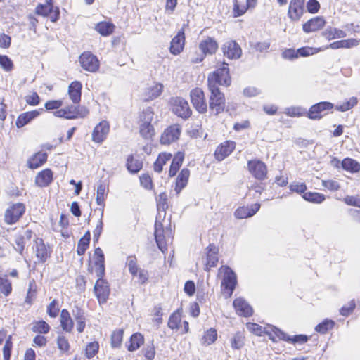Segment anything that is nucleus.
<instances>
[{
    "instance_id": "obj_33",
    "label": "nucleus",
    "mask_w": 360,
    "mask_h": 360,
    "mask_svg": "<svg viewBox=\"0 0 360 360\" xmlns=\"http://www.w3.org/2000/svg\"><path fill=\"white\" fill-rule=\"evenodd\" d=\"M72 315L76 321L77 330L79 333H82L86 326V317L84 312L79 307H76L72 310Z\"/></svg>"
},
{
    "instance_id": "obj_15",
    "label": "nucleus",
    "mask_w": 360,
    "mask_h": 360,
    "mask_svg": "<svg viewBox=\"0 0 360 360\" xmlns=\"http://www.w3.org/2000/svg\"><path fill=\"white\" fill-rule=\"evenodd\" d=\"M304 11V0H291L289 4L288 15L292 21H297L302 16Z\"/></svg>"
},
{
    "instance_id": "obj_8",
    "label": "nucleus",
    "mask_w": 360,
    "mask_h": 360,
    "mask_svg": "<svg viewBox=\"0 0 360 360\" xmlns=\"http://www.w3.org/2000/svg\"><path fill=\"white\" fill-rule=\"evenodd\" d=\"M170 103L173 112L178 117L186 120L191 115L192 111L189 107L188 103L183 98H172Z\"/></svg>"
},
{
    "instance_id": "obj_10",
    "label": "nucleus",
    "mask_w": 360,
    "mask_h": 360,
    "mask_svg": "<svg viewBox=\"0 0 360 360\" xmlns=\"http://www.w3.org/2000/svg\"><path fill=\"white\" fill-rule=\"evenodd\" d=\"M82 68L88 72H96L98 70L100 63L96 56L91 52H84L79 58Z\"/></svg>"
},
{
    "instance_id": "obj_55",
    "label": "nucleus",
    "mask_w": 360,
    "mask_h": 360,
    "mask_svg": "<svg viewBox=\"0 0 360 360\" xmlns=\"http://www.w3.org/2000/svg\"><path fill=\"white\" fill-rule=\"evenodd\" d=\"M271 327H274L273 326H268L266 328H262L261 326L254 323H248L246 324L247 329L257 335H262L263 333L266 335V330Z\"/></svg>"
},
{
    "instance_id": "obj_64",
    "label": "nucleus",
    "mask_w": 360,
    "mask_h": 360,
    "mask_svg": "<svg viewBox=\"0 0 360 360\" xmlns=\"http://www.w3.org/2000/svg\"><path fill=\"white\" fill-rule=\"evenodd\" d=\"M0 65L5 71L13 69V62L7 56H0Z\"/></svg>"
},
{
    "instance_id": "obj_35",
    "label": "nucleus",
    "mask_w": 360,
    "mask_h": 360,
    "mask_svg": "<svg viewBox=\"0 0 360 360\" xmlns=\"http://www.w3.org/2000/svg\"><path fill=\"white\" fill-rule=\"evenodd\" d=\"M144 342V338L142 334L136 333L131 336L128 342L126 343L129 351L134 352L138 349Z\"/></svg>"
},
{
    "instance_id": "obj_51",
    "label": "nucleus",
    "mask_w": 360,
    "mask_h": 360,
    "mask_svg": "<svg viewBox=\"0 0 360 360\" xmlns=\"http://www.w3.org/2000/svg\"><path fill=\"white\" fill-rule=\"evenodd\" d=\"M244 344L245 337L240 332L236 333L231 340V347L234 349H241Z\"/></svg>"
},
{
    "instance_id": "obj_42",
    "label": "nucleus",
    "mask_w": 360,
    "mask_h": 360,
    "mask_svg": "<svg viewBox=\"0 0 360 360\" xmlns=\"http://www.w3.org/2000/svg\"><path fill=\"white\" fill-rule=\"evenodd\" d=\"M181 316L180 311L178 309L170 315L167 326L172 330H179L181 327Z\"/></svg>"
},
{
    "instance_id": "obj_41",
    "label": "nucleus",
    "mask_w": 360,
    "mask_h": 360,
    "mask_svg": "<svg viewBox=\"0 0 360 360\" xmlns=\"http://www.w3.org/2000/svg\"><path fill=\"white\" fill-rule=\"evenodd\" d=\"M172 155L171 153H160L156 161L154 163L153 167L156 172H161L162 171L163 165H165L167 161L170 160Z\"/></svg>"
},
{
    "instance_id": "obj_61",
    "label": "nucleus",
    "mask_w": 360,
    "mask_h": 360,
    "mask_svg": "<svg viewBox=\"0 0 360 360\" xmlns=\"http://www.w3.org/2000/svg\"><path fill=\"white\" fill-rule=\"evenodd\" d=\"M99 345L97 342H92L89 343L86 347V356L88 359L94 357L98 352Z\"/></svg>"
},
{
    "instance_id": "obj_17",
    "label": "nucleus",
    "mask_w": 360,
    "mask_h": 360,
    "mask_svg": "<svg viewBox=\"0 0 360 360\" xmlns=\"http://www.w3.org/2000/svg\"><path fill=\"white\" fill-rule=\"evenodd\" d=\"M185 44V34L184 29H181L176 34V35L172 38L169 51L174 56L179 55L182 52Z\"/></svg>"
},
{
    "instance_id": "obj_23",
    "label": "nucleus",
    "mask_w": 360,
    "mask_h": 360,
    "mask_svg": "<svg viewBox=\"0 0 360 360\" xmlns=\"http://www.w3.org/2000/svg\"><path fill=\"white\" fill-rule=\"evenodd\" d=\"M53 172L50 169L41 171L35 176V184L41 188L48 186L53 181Z\"/></svg>"
},
{
    "instance_id": "obj_43",
    "label": "nucleus",
    "mask_w": 360,
    "mask_h": 360,
    "mask_svg": "<svg viewBox=\"0 0 360 360\" xmlns=\"http://www.w3.org/2000/svg\"><path fill=\"white\" fill-rule=\"evenodd\" d=\"M108 191V185L105 183H101L97 188L96 203L100 206L104 205V202Z\"/></svg>"
},
{
    "instance_id": "obj_40",
    "label": "nucleus",
    "mask_w": 360,
    "mask_h": 360,
    "mask_svg": "<svg viewBox=\"0 0 360 360\" xmlns=\"http://www.w3.org/2000/svg\"><path fill=\"white\" fill-rule=\"evenodd\" d=\"M163 86L161 84H155L147 89L146 91V101L153 100L158 98L162 94Z\"/></svg>"
},
{
    "instance_id": "obj_58",
    "label": "nucleus",
    "mask_w": 360,
    "mask_h": 360,
    "mask_svg": "<svg viewBox=\"0 0 360 360\" xmlns=\"http://www.w3.org/2000/svg\"><path fill=\"white\" fill-rule=\"evenodd\" d=\"M322 50H323V49H321V48H313V47L307 46V47L300 48L297 51L298 57L299 56L306 57V56H309L314 55Z\"/></svg>"
},
{
    "instance_id": "obj_45",
    "label": "nucleus",
    "mask_w": 360,
    "mask_h": 360,
    "mask_svg": "<svg viewBox=\"0 0 360 360\" xmlns=\"http://www.w3.org/2000/svg\"><path fill=\"white\" fill-rule=\"evenodd\" d=\"M115 26L108 22H101L96 26V30L102 36H108L113 32Z\"/></svg>"
},
{
    "instance_id": "obj_24",
    "label": "nucleus",
    "mask_w": 360,
    "mask_h": 360,
    "mask_svg": "<svg viewBox=\"0 0 360 360\" xmlns=\"http://www.w3.org/2000/svg\"><path fill=\"white\" fill-rule=\"evenodd\" d=\"M94 264L96 266V274L98 277H103L105 274L104 254L101 248L95 249L94 254Z\"/></svg>"
},
{
    "instance_id": "obj_36",
    "label": "nucleus",
    "mask_w": 360,
    "mask_h": 360,
    "mask_svg": "<svg viewBox=\"0 0 360 360\" xmlns=\"http://www.w3.org/2000/svg\"><path fill=\"white\" fill-rule=\"evenodd\" d=\"M65 110L66 119L73 120L78 117H84L88 114V111L83 108L82 112L79 111V107L70 105L63 108Z\"/></svg>"
},
{
    "instance_id": "obj_19",
    "label": "nucleus",
    "mask_w": 360,
    "mask_h": 360,
    "mask_svg": "<svg viewBox=\"0 0 360 360\" xmlns=\"http://www.w3.org/2000/svg\"><path fill=\"white\" fill-rule=\"evenodd\" d=\"M235 148L236 143L234 141H226L217 148L214 156L217 160L221 161L228 157Z\"/></svg>"
},
{
    "instance_id": "obj_26",
    "label": "nucleus",
    "mask_w": 360,
    "mask_h": 360,
    "mask_svg": "<svg viewBox=\"0 0 360 360\" xmlns=\"http://www.w3.org/2000/svg\"><path fill=\"white\" fill-rule=\"evenodd\" d=\"M82 83L79 81L71 82L68 86V94L73 103L78 104L81 101Z\"/></svg>"
},
{
    "instance_id": "obj_18",
    "label": "nucleus",
    "mask_w": 360,
    "mask_h": 360,
    "mask_svg": "<svg viewBox=\"0 0 360 360\" xmlns=\"http://www.w3.org/2000/svg\"><path fill=\"white\" fill-rule=\"evenodd\" d=\"M224 55L229 59H238L241 56L242 50L235 41H228L222 46Z\"/></svg>"
},
{
    "instance_id": "obj_25",
    "label": "nucleus",
    "mask_w": 360,
    "mask_h": 360,
    "mask_svg": "<svg viewBox=\"0 0 360 360\" xmlns=\"http://www.w3.org/2000/svg\"><path fill=\"white\" fill-rule=\"evenodd\" d=\"M326 22L323 17H316L303 24L302 28L304 32L309 33L321 29Z\"/></svg>"
},
{
    "instance_id": "obj_56",
    "label": "nucleus",
    "mask_w": 360,
    "mask_h": 360,
    "mask_svg": "<svg viewBox=\"0 0 360 360\" xmlns=\"http://www.w3.org/2000/svg\"><path fill=\"white\" fill-rule=\"evenodd\" d=\"M36 296V283L34 280H32L29 283V288L25 297V303L31 305Z\"/></svg>"
},
{
    "instance_id": "obj_39",
    "label": "nucleus",
    "mask_w": 360,
    "mask_h": 360,
    "mask_svg": "<svg viewBox=\"0 0 360 360\" xmlns=\"http://www.w3.org/2000/svg\"><path fill=\"white\" fill-rule=\"evenodd\" d=\"M341 167L343 169L352 173H356L360 171V163L349 158H346L342 161Z\"/></svg>"
},
{
    "instance_id": "obj_59",
    "label": "nucleus",
    "mask_w": 360,
    "mask_h": 360,
    "mask_svg": "<svg viewBox=\"0 0 360 360\" xmlns=\"http://www.w3.org/2000/svg\"><path fill=\"white\" fill-rule=\"evenodd\" d=\"M57 345L62 352H68L70 349V343L68 340L63 335H58L57 338Z\"/></svg>"
},
{
    "instance_id": "obj_44",
    "label": "nucleus",
    "mask_w": 360,
    "mask_h": 360,
    "mask_svg": "<svg viewBox=\"0 0 360 360\" xmlns=\"http://www.w3.org/2000/svg\"><path fill=\"white\" fill-rule=\"evenodd\" d=\"M53 0H46L45 4H40L36 8V13L42 16H47L53 11Z\"/></svg>"
},
{
    "instance_id": "obj_62",
    "label": "nucleus",
    "mask_w": 360,
    "mask_h": 360,
    "mask_svg": "<svg viewBox=\"0 0 360 360\" xmlns=\"http://www.w3.org/2000/svg\"><path fill=\"white\" fill-rule=\"evenodd\" d=\"M11 339V335H9L6 340L5 345L3 348L4 360H10L11 349L13 347Z\"/></svg>"
},
{
    "instance_id": "obj_28",
    "label": "nucleus",
    "mask_w": 360,
    "mask_h": 360,
    "mask_svg": "<svg viewBox=\"0 0 360 360\" xmlns=\"http://www.w3.org/2000/svg\"><path fill=\"white\" fill-rule=\"evenodd\" d=\"M36 256L40 262H44L50 257V252L48 251L46 245L41 238L35 240Z\"/></svg>"
},
{
    "instance_id": "obj_13",
    "label": "nucleus",
    "mask_w": 360,
    "mask_h": 360,
    "mask_svg": "<svg viewBox=\"0 0 360 360\" xmlns=\"http://www.w3.org/2000/svg\"><path fill=\"white\" fill-rule=\"evenodd\" d=\"M98 277L94 285V292L100 304L106 302L110 295V288L107 281Z\"/></svg>"
},
{
    "instance_id": "obj_9",
    "label": "nucleus",
    "mask_w": 360,
    "mask_h": 360,
    "mask_svg": "<svg viewBox=\"0 0 360 360\" xmlns=\"http://www.w3.org/2000/svg\"><path fill=\"white\" fill-rule=\"evenodd\" d=\"M191 101L193 108L200 113L207 112V105L203 91L200 88H195L190 92Z\"/></svg>"
},
{
    "instance_id": "obj_54",
    "label": "nucleus",
    "mask_w": 360,
    "mask_h": 360,
    "mask_svg": "<svg viewBox=\"0 0 360 360\" xmlns=\"http://www.w3.org/2000/svg\"><path fill=\"white\" fill-rule=\"evenodd\" d=\"M217 338V333L215 329L210 328L207 330L202 338V344L210 345L212 344Z\"/></svg>"
},
{
    "instance_id": "obj_20",
    "label": "nucleus",
    "mask_w": 360,
    "mask_h": 360,
    "mask_svg": "<svg viewBox=\"0 0 360 360\" xmlns=\"http://www.w3.org/2000/svg\"><path fill=\"white\" fill-rule=\"evenodd\" d=\"M32 236L31 230L27 229L22 231L15 237L13 247L15 250L18 252L20 255H22L25 245L27 241H29Z\"/></svg>"
},
{
    "instance_id": "obj_63",
    "label": "nucleus",
    "mask_w": 360,
    "mask_h": 360,
    "mask_svg": "<svg viewBox=\"0 0 360 360\" xmlns=\"http://www.w3.org/2000/svg\"><path fill=\"white\" fill-rule=\"evenodd\" d=\"M322 185L323 187L330 191H336L340 188L339 183L337 181L332 179L323 180Z\"/></svg>"
},
{
    "instance_id": "obj_6",
    "label": "nucleus",
    "mask_w": 360,
    "mask_h": 360,
    "mask_svg": "<svg viewBox=\"0 0 360 360\" xmlns=\"http://www.w3.org/2000/svg\"><path fill=\"white\" fill-rule=\"evenodd\" d=\"M210 91L209 99V108L211 112L214 115L221 112L225 107V97L218 86H208Z\"/></svg>"
},
{
    "instance_id": "obj_34",
    "label": "nucleus",
    "mask_w": 360,
    "mask_h": 360,
    "mask_svg": "<svg viewBox=\"0 0 360 360\" xmlns=\"http://www.w3.org/2000/svg\"><path fill=\"white\" fill-rule=\"evenodd\" d=\"M60 326L63 330L70 333L74 326V323L69 311L67 309H63L60 312Z\"/></svg>"
},
{
    "instance_id": "obj_5",
    "label": "nucleus",
    "mask_w": 360,
    "mask_h": 360,
    "mask_svg": "<svg viewBox=\"0 0 360 360\" xmlns=\"http://www.w3.org/2000/svg\"><path fill=\"white\" fill-rule=\"evenodd\" d=\"M172 229L171 227L164 229L161 222L155 221V238L159 249L165 253L167 250V245L172 239Z\"/></svg>"
},
{
    "instance_id": "obj_4",
    "label": "nucleus",
    "mask_w": 360,
    "mask_h": 360,
    "mask_svg": "<svg viewBox=\"0 0 360 360\" xmlns=\"http://www.w3.org/2000/svg\"><path fill=\"white\" fill-rule=\"evenodd\" d=\"M269 338L273 342L283 340L292 344H304L307 342L308 337L305 335L290 336L276 327H271L266 330Z\"/></svg>"
},
{
    "instance_id": "obj_22",
    "label": "nucleus",
    "mask_w": 360,
    "mask_h": 360,
    "mask_svg": "<svg viewBox=\"0 0 360 360\" xmlns=\"http://www.w3.org/2000/svg\"><path fill=\"white\" fill-rule=\"evenodd\" d=\"M260 208V204L255 203L250 206H243L238 207L234 213L237 219H245L255 215Z\"/></svg>"
},
{
    "instance_id": "obj_60",
    "label": "nucleus",
    "mask_w": 360,
    "mask_h": 360,
    "mask_svg": "<svg viewBox=\"0 0 360 360\" xmlns=\"http://www.w3.org/2000/svg\"><path fill=\"white\" fill-rule=\"evenodd\" d=\"M123 338V330H118L114 331L111 335V345L112 347H118L120 346Z\"/></svg>"
},
{
    "instance_id": "obj_16",
    "label": "nucleus",
    "mask_w": 360,
    "mask_h": 360,
    "mask_svg": "<svg viewBox=\"0 0 360 360\" xmlns=\"http://www.w3.org/2000/svg\"><path fill=\"white\" fill-rule=\"evenodd\" d=\"M110 130V126L107 121L103 120L94 129L92 132V141L101 143L106 139Z\"/></svg>"
},
{
    "instance_id": "obj_50",
    "label": "nucleus",
    "mask_w": 360,
    "mask_h": 360,
    "mask_svg": "<svg viewBox=\"0 0 360 360\" xmlns=\"http://www.w3.org/2000/svg\"><path fill=\"white\" fill-rule=\"evenodd\" d=\"M284 112L290 117H300L307 114L306 109L300 106H291L286 108Z\"/></svg>"
},
{
    "instance_id": "obj_11",
    "label": "nucleus",
    "mask_w": 360,
    "mask_h": 360,
    "mask_svg": "<svg viewBox=\"0 0 360 360\" xmlns=\"http://www.w3.org/2000/svg\"><path fill=\"white\" fill-rule=\"evenodd\" d=\"M248 169L250 173L258 180H264L267 175V167L262 161L254 159L248 162Z\"/></svg>"
},
{
    "instance_id": "obj_14",
    "label": "nucleus",
    "mask_w": 360,
    "mask_h": 360,
    "mask_svg": "<svg viewBox=\"0 0 360 360\" xmlns=\"http://www.w3.org/2000/svg\"><path fill=\"white\" fill-rule=\"evenodd\" d=\"M333 106V103L326 101L314 104L307 112V117L311 120H319L323 116L324 111L331 110Z\"/></svg>"
},
{
    "instance_id": "obj_12",
    "label": "nucleus",
    "mask_w": 360,
    "mask_h": 360,
    "mask_svg": "<svg viewBox=\"0 0 360 360\" xmlns=\"http://www.w3.org/2000/svg\"><path fill=\"white\" fill-rule=\"evenodd\" d=\"M181 132V127L179 124H172L168 127L161 135V144L169 145L176 141L179 139Z\"/></svg>"
},
{
    "instance_id": "obj_32",
    "label": "nucleus",
    "mask_w": 360,
    "mask_h": 360,
    "mask_svg": "<svg viewBox=\"0 0 360 360\" xmlns=\"http://www.w3.org/2000/svg\"><path fill=\"white\" fill-rule=\"evenodd\" d=\"M190 176V171L187 168H184L179 174L175 186V191L179 194L181 190L187 185L188 178Z\"/></svg>"
},
{
    "instance_id": "obj_21",
    "label": "nucleus",
    "mask_w": 360,
    "mask_h": 360,
    "mask_svg": "<svg viewBox=\"0 0 360 360\" xmlns=\"http://www.w3.org/2000/svg\"><path fill=\"white\" fill-rule=\"evenodd\" d=\"M233 305L236 313L240 316L248 317L253 313L251 306L242 297L235 299Z\"/></svg>"
},
{
    "instance_id": "obj_49",
    "label": "nucleus",
    "mask_w": 360,
    "mask_h": 360,
    "mask_svg": "<svg viewBox=\"0 0 360 360\" xmlns=\"http://www.w3.org/2000/svg\"><path fill=\"white\" fill-rule=\"evenodd\" d=\"M303 198L307 201L314 203H321L326 199L323 194L316 192L305 193L303 195Z\"/></svg>"
},
{
    "instance_id": "obj_2",
    "label": "nucleus",
    "mask_w": 360,
    "mask_h": 360,
    "mask_svg": "<svg viewBox=\"0 0 360 360\" xmlns=\"http://www.w3.org/2000/svg\"><path fill=\"white\" fill-rule=\"evenodd\" d=\"M154 112L151 108L143 110L139 115V133L146 139H151L155 134L154 127L151 124Z\"/></svg>"
},
{
    "instance_id": "obj_47",
    "label": "nucleus",
    "mask_w": 360,
    "mask_h": 360,
    "mask_svg": "<svg viewBox=\"0 0 360 360\" xmlns=\"http://www.w3.org/2000/svg\"><path fill=\"white\" fill-rule=\"evenodd\" d=\"M51 328L50 326L44 321H37L32 323V330L34 333L39 334H47Z\"/></svg>"
},
{
    "instance_id": "obj_57",
    "label": "nucleus",
    "mask_w": 360,
    "mask_h": 360,
    "mask_svg": "<svg viewBox=\"0 0 360 360\" xmlns=\"http://www.w3.org/2000/svg\"><path fill=\"white\" fill-rule=\"evenodd\" d=\"M356 104L357 98L355 97H352L347 101L343 102L342 104L336 105L335 109L341 112H345L352 108Z\"/></svg>"
},
{
    "instance_id": "obj_1",
    "label": "nucleus",
    "mask_w": 360,
    "mask_h": 360,
    "mask_svg": "<svg viewBox=\"0 0 360 360\" xmlns=\"http://www.w3.org/2000/svg\"><path fill=\"white\" fill-rule=\"evenodd\" d=\"M231 79L229 75L228 64L225 62L221 63L218 68L210 73L207 77L208 86H229L231 84Z\"/></svg>"
},
{
    "instance_id": "obj_29",
    "label": "nucleus",
    "mask_w": 360,
    "mask_h": 360,
    "mask_svg": "<svg viewBox=\"0 0 360 360\" xmlns=\"http://www.w3.org/2000/svg\"><path fill=\"white\" fill-rule=\"evenodd\" d=\"M47 153L45 152H38L30 158L27 162L28 167L30 169H37L41 167L47 160Z\"/></svg>"
},
{
    "instance_id": "obj_7",
    "label": "nucleus",
    "mask_w": 360,
    "mask_h": 360,
    "mask_svg": "<svg viewBox=\"0 0 360 360\" xmlns=\"http://www.w3.org/2000/svg\"><path fill=\"white\" fill-rule=\"evenodd\" d=\"M25 212L23 203L16 202L11 205L5 211L4 220L7 224L16 223Z\"/></svg>"
},
{
    "instance_id": "obj_46",
    "label": "nucleus",
    "mask_w": 360,
    "mask_h": 360,
    "mask_svg": "<svg viewBox=\"0 0 360 360\" xmlns=\"http://www.w3.org/2000/svg\"><path fill=\"white\" fill-rule=\"evenodd\" d=\"M142 166V162L140 160L134 159L132 155L128 157L127 160V167L131 173H137L141 169Z\"/></svg>"
},
{
    "instance_id": "obj_3",
    "label": "nucleus",
    "mask_w": 360,
    "mask_h": 360,
    "mask_svg": "<svg viewBox=\"0 0 360 360\" xmlns=\"http://www.w3.org/2000/svg\"><path fill=\"white\" fill-rule=\"evenodd\" d=\"M219 276H221V289L224 294L230 297L237 284L235 272L228 266H222L219 269Z\"/></svg>"
},
{
    "instance_id": "obj_37",
    "label": "nucleus",
    "mask_w": 360,
    "mask_h": 360,
    "mask_svg": "<svg viewBox=\"0 0 360 360\" xmlns=\"http://www.w3.org/2000/svg\"><path fill=\"white\" fill-rule=\"evenodd\" d=\"M206 270L214 267L218 262L217 250L214 245H210L207 248Z\"/></svg>"
},
{
    "instance_id": "obj_30",
    "label": "nucleus",
    "mask_w": 360,
    "mask_h": 360,
    "mask_svg": "<svg viewBox=\"0 0 360 360\" xmlns=\"http://www.w3.org/2000/svg\"><path fill=\"white\" fill-rule=\"evenodd\" d=\"M199 48L205 54H213L218 49V44L214 39L207 37L200 43Z\"/></svg>"
},
{
    "instance_id": "obj_52",
    "label": "nucleus",
    "mask_w": 360,
    "mask_h": 360,
    "mask_svg": "<svg viewBox=\"0 0 360 360\" xmlns=\"http://www.w3.org/2000/svg\"><path fill=\"white\" fill-rule=\"evenodd\" d=\"M335 325L333 320L325 319L315 327V330L319 333L325 334L332 329Z\"/></svg>"
},
{
    "instance_id": "obj_38",
    "label": "nucleus",
    "mask_w": 360,
    "mask_h": 360,
    "mask_svg": "<svg viewBox=\"0 0 360 360\" xmlns=\"http://www.w3.org/2000/svg\"><path fill=\"white\" fill-rule=\"evenodd\" d=\"M184 159V154L181 152H178L174 157L172 159L169 171V175L170 176H174L177 173L178 170L179 169L180 167L181 166L183 161Z\"/></svg>"
},
{
    "instance_id": "obj_31",
    "label": "nucleus",
    "mask_w": 360,
    "mask_h": 360,
    "mask_svg": "<svg viewBox=\"0 0 360 360\" xmlns=\"http://www.w3.org/2000/svg\"><path fill=\"white\" fill-rule=\"evenodd\" d=\"M322 35L328 40H332L344 38L347 36V34L342 30L329 26L322 32Z\"/></svg>"
},
{
    "instance_id": "obj_53",
    "label": "nucleus",
    "mask_w": 360,
    "mask_h": 360,
    "mask_svg": "<svg viewBox=\"0 0 360 360\" xmlns=\"http://www.w3.org/2000/svg\"><path fill=\"white\" fill-rule=\"evenodd\" d=\"M137 260L135 256L131 255L127 258L126 265L128 266L129 272L134 277L138 274V271L141 269L136 264Z\"/></svg>"
},
{
    "instance_id": "obj_27",
    "label": "nucleus",
    "mask_w": 360,
    "mask_h": 360,
    "mask_svg": "<svg viewBox=\"0 0 360 360\" xmlns=\"http://www.w3.org/2000/svg\"><path fill=\"white\" fill-rule=\"evenodd\" d=\"M39 115L40 111L37 110L22 113L18 117L15 121V125L18 128H22L34 118L37 117Z\"/></svg>"
},
{
    "instance_id": "obj_48",
    "label": "nucleus",
    "mask_w": 360,
    "mask_h": 360,
    "mask_svg": "<svg viewBox=\"0 0 360 360\" xmlns=\"http://www.w3.org/2000/svg\"><path fill=\"white\" fill-rule=\"evenodd\" d=\"M0 291L5 296L9 295L12 291L11 282L6 275H0Z\"/></svg>"
}]
</instances>
